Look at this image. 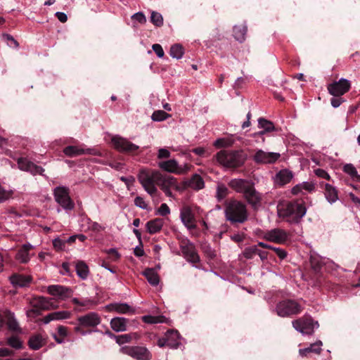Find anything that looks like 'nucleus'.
<instances>
[{
  "instance_id": "obj_1",
  "label": "nucleus",
  "mask_w": 360,
  "mask_h": 360,
  "mask_svg": "<svg viewBox=\"0 0 360 360\" xmlns=\"http://www.w3.org/2000/svg\"><path fill=\"white\" fill-rule=\"evenodd\" d=\"M306 212V207L300 200L281 202L277 206L278 217L290 224L298 223Z\"/></svg>"
},
{
  "instance_id": "obj_2",
  "label": "nucleus",
  "mask_w": 360,
  "mask_h": 360,
  "mask_svg": "<svg viewBox=\"0 0 360 360\" xmlns=\"http://www.w3.org/2000/svg\"><path fill=\"white\" fill-rule=\"evenodd\" d=\"M225 216L231 223L243 224L248 218L247 206L241 201L231 200L226 206Z\"/></svg>"
},
{
  "instance_id": "obj_3",
  "label": "nucleus",
  "mask_w": 360,
  "mask_h": 360,
  "mask_svg": "<svg viewBox=\"0 0 360 360\" xmlns=\"http://www.w3.org/2000/svg\"><path fill=\"white\" fill-rule=\"evenodd\" d=\"M246 160L242 151L221 150L217 154V162L227 168H237L242 166Z\"/></svg>"
},
{
  "instance_id": "obj_4",
  "label": "nucleus",
  "mask_w": 360,
  "mask_h": 360,
  "mask_svg": "<svg viewBox=\"0 0 360 360\" xmlns=\"http://www.w3.org/2000/svg\"><path fill=\"white\" fill-rule=\"evenodd\" d=\"M160 172L157 170L141 169L138 174V180L144 190L151 196L154 195L157 191L156 184L158 185Z\"/></svg>"
},
{
  "instance_id": "obj_5",
  "label": "nucleus",
  "mask_w": 360,
  "mask_h": 360,
  "mask_svg": "<svg viewBox=\"0 0 360 360\" xmlns=\"http://www.w3.org/2000/svg\"><path fill=\"white\" fill-rule=\"evenodd\" d=\"M158 186L169 198H173L172 191H181V187L179 185L177 179L170 175L162 174L160 173L158 179Z\"/></svg>"
},
{
  "instance_id": "obj_6",
  "label": "nucleus",
  "mask_w": 360,
  "mask_h": 360,
  "mask_svg": "<svg viewBox=\"0 0 360 360\" xmlns=\"http://www.w3.org/2000/svg\"><path fill=\"white\" fill-rule=\"evenodd\" d=\"M55 200L65 210L70 211L73 210L75 203L69 195V188L65 186H58L53 191Z\"/></svg>"
},
{
  "instance_id": "obj_7",
  "label": "nucleus",
  "mask_w": 360,
  "mask_h": 360,
  "mask_svg": "<svg viewBox=\"0 0 360 360\" xmlns=\"http://www.w3.org/2000/svg\"><path fill=\"white\" fill-rule=\"evenodd\" d=\"M276 310L279 316L285 317L299 314L302 309L297 302L286 300L278 303Z\"/></svg>"
},
{
  "instance_id": "obj_8",
  "label": "nucleus",
  "mask_w": 360,
  "mask_h": 360,
  "mask_svg": "<svg viewBox=\"0 0 360 360\" xmlns=\"http://www.w3.org/2000/svg\"><path fill=\"white\" fill-rule=\"evenodd\" d=\"M158 166L164 171L176 174H184L191 169V166L188 164L179 165L174 159L160 162L158 163Z\"/></svg>"
},
{
  "instance_id": "obj_9",
  "label": "nucleus",
  "mask_w": 360,
  "mask_h": 360,
  "mask_svg": "<svg viewBox=\"0 0 360 360\" xmlns=\"http://www.w3.org/2000/svg\"><path fill=\"white\" fill-rule=\"evenodd\" d=\"M290 235L281 229H273L265 232L264 238L266 240L278 243L285 244L290 240Z\"/></svg>"
},
{
  "instance_id": "obj_10",
  "label": "nucleus",
  "mask_w": 360,
  "mask_h": 360,
  "mask_svg": "<svg viewBox=\"0 0 360 360\" xmlns=\"http://www.w3.org/2000/svg\"><path fill=\"white\" fill-rule=\"evenodd\" d=\"M292 326L302 334H311L314 328L319 327V323L310 317H302L292 321Z\"/></svg>"
},
{
  "instance_id": "obj_11",
  "label": "nucleus",
  "mask_w": 360,
  "mask_h": 360,
  "mask_svg": "<svg viewBox=\"0 0 360 360\" xmlns=\"http://www.w3.org/2000/svg\"><path fill=\"white\" fill-rule=\"evenodd\" d=\"M281 158L279 153L267 152L262 149L255 150L252 155V160L257 164L267 165L274 164Z\"/></svg>"
},
{
  "instance_id": "obj_12",
  "label": "nucleus",
  "mask_w": 360,
  "mask_h": 360,
  "mask_svg": "<svg viewBox=\"0 0 360 360\" xmlns=\"http://www.w3.org/2000/svg\"><path fill=\"white\" fill-rule=\"evenodd\" d=\"M122 353L129 355L136 360H150L151 354L147 348L144 347H129L125 346L120 349Z\"/></svg>"
},
{
  "instance_id": "obj_13",
  "label": "nucleus",
  "mask_w": 360,
  "mask_h": 360,
  "mask_svg": "<svg viewBox=\"0 0 360 360\" xmlns=\"http://www.w3.org/2000/svg\"><path fill=\"white\" fill-rule=\"evenodd\" d=\"M111 143L120 152L133 153L139 148L138 146L130 142L128 139L118 135L112 137Z\"/></svg>"
},
{
  "instance_id": "obj_14",
  "label": "nucleus",
  "mask_w": 360,
  "mask_h": 360,
  "mask_svg": "<svg viewBox=\"0 0 360 360\" xmlns=\"http://www.w3.org/2000/svg\"><path fill=\"white\" fill-rule=\"evenodd\" d=\"M351 87V82L347 79L341 78L328 86L330 94L335 97H340L347 93Z\"/></svg>"
},
{
  "instance_id": "obj_15",
  "label": "nucleus",
  "mask_w": 360,
  "mask_h": 360,
  "mask_svg": "<svg viewBox=\"0 0 360 360\" xmlns=\"http://www.w3.org/2000/svg\"><path fill=\"white\" fill-rule=\"evenodd\" d=\"M47 292L57 300H65L72 295V290L61 285H51L47 287Z\"/></svg>"
},
{
  "instance_id": "obj_16",
  "label": "nucleus",
  "mask_w": 360,
  "mask_h": 360,
  "mask_svg": "<svg viewBox=\"0 0 360 360\" xmlns=\"http://www.w3.org/2000/svg\"><path fill=\"white\" fill-rule=\"evenodd\" d=\"M180 219L188 229L192 230L196 228L195 215L191 207L184 205L181 208Z\"/></svg>"
},
{
  "instance_id": "obj_17",
  "label": "nucleus",
  "mask_w": 360,
  "mask_h": 360,
  "mask_svg": "<svg viewBox=\"0 0 360 360\" xmlns=\"http://www.w3.org/2000/svg\"><path fill=\"white\" fill-rule=\"evenodd\" d=\"M180 248L183 256L188 262L195 264L200 262V257L198 255L195 247L189 241L182 242Z\"/></svg>"
},
{
  "instance_id": "obj_18",
  "label": "nucleus",
  "mask_w": 360,
  "mask_h": 360,
  "mask_svg": "<svg viewBox=\"0 0 360 360\" xmlns=\"http://www.w3.org/2000/svg\"><path fill=\"white\" fill-rule=\"evenodd\" d=\"M180 248L183 256L188 262L195 264L200 262V257L198 255L195 247L189 241L182 242Z\"/></svg>"
},
{
  "instance_id": "obj_19",
  "label": "nucleus",
  "mask_w": 360,
  "mask_h": 360,
  "mask_svg": "<svg viewBox=\"0 0 360 360\" xmlns=\"http://www.w3.org/2000/svg\"><path fill=\"white\" fill-rule=\"evenodd\" d=\"M180 248L183 256L188 262L195 264L200 262V257L198 255L195 247L189 241L182 242Z\"/></svg>"
},
{
  "instance_id": "obj_20",
  "label": "nucleus",
  "mask_w": 360,
  "mask_h": 360,
  "mask_svg": "<svg viewBox=\"0 0 360 360\" xmlns=\"http://www.w3.org/2000/svg\"><path fill=\"white\" fill-rule=\"evenodd\" d=\"M180 248L183 256L188 262L195 264L200 262V257L198 255L195 247L189 241L182 242Z\"/></svg>"
},
{
  "instance_id": "obj_21",
  "label": "nucleus",
  "mask_w": 360,
  "mask_h": 360,
  "mask_svg": "<svg viewBox=\"0 0 360 360\" xmlns=\"http://www.w3.org/2000/svg\"><path fill=\"white\" fill-rule=\"evenodd\" d=\"M18 168L25 172H30L32 175L41 174L44 175V169L32 162L30 161L26 158H20L17 161Z\"/></svg>"
},
{
  "instance_id": "obj_22",
  "label": "nucleus",
  "mask_w": 360,
  "mask_h": 360,
  "mask_svg": "<svg viewBox=\"0 0 360 360\" xmlns=\"http://www.w3.org/2000/svg\"><path fill=\"white\" fill-rule=\"evenodd\" d=\"M63 153L66 156L68 157H75L83 154L101 155V153L96 148H84L75 146H69L65 147L63 149Z\"/></svg>"
},
{
  "instance_id": "obj_23",
  "label": "nucleus",
  "mask_w": 360,
  "mask_h": 360,
  "mask_svg": "<svg viewBox=\"0 0 360 360\" xmlns=\"http://www.w3.org/2000/svg\"><path fill=\"white\" fill-rule=\"evenodd\" d=\"M34 245L30 243L22 245L17 251L15 259L20 264L28 263L31 258L34 255L31 251L34 249Z\"/></svg>"
},
{
  "instance_id": "obj_24",
  "label": "nucleus",
  "mask_w": 360,
  "mask_h": 360,
  "mask_svg": "<svg viewBox=\"0 0 360 360\" xmlns=\"http://www.w3.org/2000/svg\"><path fill=\"white\" fill-rule=\"evenodd\" d=\"M243 197L253 209L257 210L261 206L262 195L256 191L254 184L245 191Z\"/></svg>"
},
{
  "instance_id": "obj_25",
  "label": "nucleus",
  "mask_w": 360,
  "mask_h": 360,
  "mask_svg": "<svg viewBox=\"0 0 360 360\" xmlns=\"http://www.w3.org/2000/svg\"><path fill=\"white\" fill-rule=\"evenodd\" d=\"M105 309L109 312H116L122 314H134L135 309L125 302H113L105 306Z\"/></svg>"
},
{
  "instance_id": "obj_26",
  "label": "nucleus",
  "mask_w": 360,
  "mask_h": 360,
  "mask_svg": "<svg viewBox=\"0 0 360 360\" xmlns=\"http://www.w3.org/2000/svg\"><path fill=\"white\" fill-rule=\"evenodd\" d=\"M53 298L46 297H36L30 300V305L32 307H37L41 311L49 310L55 308L56 306L53 302Z\"/></svg>"
},
{
  "instance_id": "obj_27",
  "label": "nucleus",
  "mask_w": 360,
  "mask_h": 360,
  "mask_svg": "<svg viewBox=\"0 0 360 360\" xmlns=\"http://www.w3.org/2000/svg\"><path fill=\"white\" fill-rule=\"evenodd\" d=\"M79 323L83 327H95L101 323V318L97 313L90 312L78 318Z\"/></svg>"
},
{
  "instance_id": "obj_28",
  "label": "nucleus",
  "mask_w": 360,
  "mask_h": 360,
  "mask_svg": "<svg viewBox=\"0 0 360 360\" xmlns=\"http://www.w3.org/2000/svg\"><path fill=\"white\" fill-rule=\"evenodd\" d=\"M3 314L8 330L15 333H21L22 329L15 317L14 313L8 309H6L3 311Z\"/></svg>"
},
{
  "instance_id": "obj_29",
  "label": "nucleus",
  "mask_w": 360,
  "mask_h": 360,
  "mask_svg": "<svg viewBox=\"0 0 360 360\" xmlns=\"http://www.w3.org/2000/svg\"><path fill=\"white\" fill-rule=\"evenodd\" d=\"M252 184V182L246 179H233L229 182V186L237 193L243 195Z\"/></svg>"
},
{
  "instance_id": "obj_30",
  "label": "nucleus",
  "mask_w": 360,
  "mask_h": 360,
  "mask_svg": "<svg viewBox=\"0 0 360 360\" xmlns=\"http://www.w3.org/2000/svg\"><path fill=\"white\" fill-rule=\"evenodd\" d=\"M9 281L14 287L23 288L31 283L32 277L29 275L13 274L9 276Z\"/></svg>"
},
{
  "instance_id": "obj_31",
  "label": "nucleus",
  "mask_w": 360,
  "mask_h": 360,
  "mask_svg": "<svg viewBox=\"0 0 360 360\" xmlns=\"http://www.w3.org/2000/svg\"><path fill=\"white\" fill-rule=\"evenodd\" d=\"M293 174L288 169H282L279 171L275 178L274 181L277 185L283 186L288 184L292 179Z\"/></svg>"
},
{
  "instance_id": "obj_32",
  "label": "nucleus",
  "mask_w": 360,
  "mask_h": 360,
  "mask_svg": "<svg viewBox=\"0 0 360 360\" xmlns=\"http://www.w3.org/2000/svg\"><path fill=\"white\" fill-rule=\"evenodd\" d=\"M128 319L124 317H115L111 319L110 326L115 332H122L127 330Z\"/></svg>"
},
{
  "instance_id": "obj_33",
  "label": "nucleus",
  "mask_w": 360,
  "mask_h": 360,
  "mask_svg": "<svg viewBox=\"0 0 360 360\" xmlns=\"http://www.w3.org/2000/svg\"><path fill=\"white\" fill-rule=\"evenodd\" d=\"M324 195L330 204H333L338 200V190L329 184H325Z\"/></svg>"
},
{
  "instance_id": "obj_34",
  "label": "nucleus",
  "mask_w": 360,
  "mask_h": 360,
  "mask_svg": "<svg viewBox=\"0 0 360 360\" xmlns=\"http://www.w3.org/2000/svg\"><path fill=\"white\" fill-rule=\"evenodd\" d=\"M163 224V219L156 218L147 222L146 229L149 233L154 234L162 229Z\"/></svg>"
},
{
  "instance_id": "obj_35",
  "label": "nucleus",
  "mask_w": 360,
  "mask_h": 360,
  "mask_svg": "<svg viewBox=\"0 0 360 360\" xmlns=\"http://www.w3.org/2000/svg\"><path fill=\"white\" fill-rule=\"evenodd\" d=\"M314 190V184L311 182L304 181L301 184H297L292 188V193L295 195L299 194L300 193H304V191L306 192H311Z\"/></svg>"
},
{
  "instance_id": "obj_36",
  "label": "nucleus",
  "mask_w": 360,
  "mask_h": 360,
  "mask_svg": "<svg viewBox=\"0 0 360 360\" xmlns=\"http://www.w3.org/2000/svg\"><path fill=\"white\" fill-rule=\"evenodd\" d=\"M143 274L151 285L156 286L159 284L160 278L155 269H147L143 271Z\"/></svg>"
},
{
  "instance_id": "obj_37",
  "label": "nucleus",
  "mask_w": 360,
  "mask_h": 360,
  "mask_svg": "<svg viewBox=\"0 0 360 360\" xmlns=\"http://www.w3.org/2000/svg\"><path fill=\"white\" fill-rule=\"evenodd\" d=\"M322 342L319 340L311 344L308 347L300 349L299 353L301 356H307L309 353L319 354L321 351Z\"/></svg>"
},
{
  "instance_id": "obj_38",
  "label": "nucleus",
  "mask_w": 360,
  "mask_h": 360,
  "mask_svg": "<svg viewBox=\"0 0 360 360\" xmlns=\"http://www.w3.org/2000/svg\"><path fill=\"white\" fill-rule=\"evenodd\" d=\"M186 185L195 190H200L204 187V181L198 174H194L191 179L186 183Z\"/></svg>"
},
{
  "instance_id": "obj_39",
  "label": "nucleus",
  "mask_w": 360,
  "mask_h": 360,
  "mask_svg": "<svg viewBox=\"0 0 360 360\" xmlns=\"http://www.w3.org/2000/svg\"><path fill=\"white\" fill-rule=\"evenodd\" d=\"M77 274L82 279L84 280L88 277L89 271L88 266L83 261H79L75 264Z\"/></svg>"
},
{
  "instance_id": "obj_40",
  "label": "nucleus",
  "mask_w": 360,
  "mask_h": 360,
  "mask_svg": "<svg viewBox=\"0 0 360 360\" xmlns=\"http://www.w3.org/2000/svg\"><path fill=\"white\" fill-rule=\"evenodd\" d=\"M233 32L234 38L237 41L243 42L245 39L247 27L245 25H236L233 27Z\"/></svg>"
},
{
  "instance_id": "obj_41",
  "label": "nucleus",
  "mask_w": 360,
  "mask_h": 360,
  "mask_svg": "<svg viewBox=\"0 0 360 360\" xmlns=\"http://www.w3.org/2000/svg\"><path fill=\"white\" fill-rule=\"evenodd\" d=\"M184 48L179 44H174L171 46L169 54L173 58L180 59L184 55Z\"/></svg>"
},
{
  "instance_id": "obj_42",
  "label": "nucleus",
  "mask_w": 360,
  "mask_h": 360,
  "mask_svg": "<svg viewBox=\"0 0 360 360\" xmlns=\"http://www.w3.org/2000/svg\"><path fill=\"white\" fill-rule=\"evenodd\" d=\"M43 345V338L39 335H36L30 338L29 346L32 349L37 350Z\"/></svg>"
},
{
  "instance_id": "obj_43",
  "label": "nucleus",
  "mask_w": 360,
  "mask_h": 360,
  "mask_svg": "<svg viewBox=\"0 0 360 360\" xmlns=\"http://www.w3.org/2000/svg\"><path fill=\"white\" fill-rule=\"evenodd\" d=\"M142 319L145 323L150 324L166 322V318L163 316L146 315L143 316Z\"/></svg>"
},
{
  "instance_id": "obj_44",
  "label": "nucleus",
  "mask_w": 360,
  "mask_h": 360,
  "mask_svg": "<svg viewBox=\"0 0 360 360\" xmlns=\"http://www.w3.org/2000/svg\"><path fill=\"white\" fill-rule=\"evenodd\" d=\"M258 126L259 128L264 129L267 132L274 130V125L273 122L262 117L258 120Z\"/></svg>"
},
{
  "instance_id": "obj_45",
  "label": "nucleus",
  "mask_w": 360,
  "mask_h": 360,
  "mask_svg": "<svg viewBox=\"0 0 360 360\" xmlns=\"http://www.w3.org/2000/svg\"><path fill=\"white\" fill-rule=\"evenodd\" d=\"M82 221L86 223L87 229L89 230H92L96 232H99L103 229V227L98 223L92 221L88 217L83 218Z\"/></svg>"
},
{
  "instance_id": "obj_46",
  "label": "nucleus",
  "mask_w": 360,
  "mask_h": 360,
  "mask_svg": "<svg viewBox=\"0 0 360 360\" xmlns=\"http://www.w3.org/2000/svg\"><path fill=\"white\" fill-rule=\"evenodd\" d=\"M169 117L170 115L164 110H156L152 114L151 119L155 122H161L165 120Z\"/></svg>"
},
{
  "instance_id": "obj_47",
  "label": "nucleus",
  "mask_w": 360,
  "mask_h": 360,
  "mask_svg": "<svg viewBox=\"0 0 360 360\" xmlns=\"http://www.w3.org/2000/svg\"><path fill=\"white\" fill-rule=\"evenodd\" d=\"M228 194V188L224 184H220L217 188L216 197L218 201L222 200Z\"/></svg>"
},
{
  "instance_id": "obj_48",
  "label": "nucleus",
  "mask_w": 360,
  "mask_h": 360,
  "mask_svg": "<svg viewBox=\"0 0 360 360\" xmlns=\"http://www.w3.org/2000/svg\"><path fill=\"white\" fill-rule=\"evenodd\" d=\"M166 337L167 342L172 341L176 343V348L179 346L180 342H179V334L176 330H168L166 333Z\"/></svg>"
},
{
  "instance_id": "obj_49",
  "label": "nucleus",
  "mask_w": 360,
  "mask_h": 360,
  "mask_svg": "<svg viewBox=\"0 0 360 360\" xmlns=\"http://www.w3.org/2000/svg\"><path fill=\"white\" fill-rule=\"evenodd\" d=\"M150 21L154 25L160 27L163 24V18L160 13L152 11Z\"/></svg>"
},
{
  "instance_id": "obj_50",
  "label": "nucleus",
  "mask_w": 360,
  "mask_h": 360,
  "mask_svg": "<svg viewBox=\"0 0 360 360\" xmlns=\"http://www.w3.org/2000/svg\"><path fill=\"white\" fill-rule=\"evenodd\" d=\"M257 245H253L245 248L243 252V257L247 259H252L255 255H257Z\"/></svg>"
},
{
  "instance_id": "obj_51",
  "label": "nucleus",
  "mask_w": 360,
  "mask_h": 360,
  "mask_svg": "<svg viewBox=\"0 0 360 360\" xmlns=\"http://www.w3.org/2000/svg\"><path fill=\"white\" fill-rule=\"evenodd\" d=\"M54 321L68 319L71 316V312L68 311H57L52 312Z\"/></svg>"
},
{
  "instance_id": "obj_52",
  "label": "nucleus",
  "mask_w": 360,
  "mask_h": 360,
  "mask_svg": "<svg viewBox=\"0 0 360 360\" xmlns=\"http://www.w3.org/2000/svg\"><path fill=\"white\" fill-rule=\"evenodd\" d=\"M8 345L14 349H20L22 345V342L20 339L17 336H11L8 338Z\"/></svg>"
},
{
  "instance_id": "obj_53",
  "label": "nucleus",
  "mask_w": 360,
  "mask_h": 360,
  "mask_svg": "<svg viewBox=\"0 0 360 360\" xmlns=\"http://www.w3.org/2000/svg\"><path fill=\"white\" fill-rule=\"evenodd\" d=\"M158 345L160 347L168 346L170 348H174V349L176 348V343H175L174 342L170 341V340L169 342H167L166 336H165V338H160L158 340Z\"/></svg>"
},
{
  "instance_id": "obj_54",
  "label": "nucleus",
  "mask_w": 360,
  "mask_h": 360,
  "mask_svg": "<svg viewBox=\"0 0 360 360\" xmlns=\"http://www.w3.org/2000/svg\"><path fill=\"white\" fill-rule=\"evenodd\" d=\"M343 170L345 173L350 175L352 177L358 176L356 168L352 164H347L344 166Z\"/></svg>"
},
{
  "instance_id": "obj_55",
  "label": "nucleus",
  "mask_w": 360,
  "mask_h": 360,
  "mask_svg": "<svg viewBox=\"0 0 360 360\" xmlns=\"http://www.w3.org/2000/svg\"><path fill=\"white\" fill-rule=\"evenodd\" d=\"M134 205L142 210H148V203L141 196H137L135 198Z\"/></svg>"
},
{
  "instance_id": "obj_56",
  "label": "nucleus",
  "mask_w": 360,
  "mask_h": 360,
  "mask_svg": "<svg viewBox=\"0 0 360 360\" xmlns=\"http://www.w3.org/2000/svg\"><path fill=\"white\" fill-rule=\"evenodd\" d=\"M157 213L160 216H167L170 213V209L166 203H162L158 208Z\"/></svg>"
},
{
  "instance_id": "obj_57",
  "label": "nucleus",
  "mask_w": 360,
  "mask_h": 360,
  "mask_svg": "<svg viewBox=\"0 0 360 360\" xmlns=\"http://www.w3.org/2000/svg\"><path fill=\"white\" fill-rule=\"evenodd\" d=\"M231 145V143L225 139H218L214 143V146L217 148L228 147Z\"/></svg>"
},
{
  "instance_id": "obj_58",
  "label": "nucleus",
  "mask_w": 360,
  "mask_h": 360,
  "mask_svg": "<svg viewBox=\"0 0 360 360\" xmlns=\"http://www.w3.org/2000/svg\"><path fill=\"white\" fill-rule=\"evenodd\" d=\"M120 179L125 184L128 190L131 189V187L132 186L133 184L135 181V179L132 176L128 177L121 176Z\"/></svg>"
},
{
  "instance_id": "obj_59",
  "label": "nucleus",
  "mask_w": 360,
  "mask_h": 360,
  "mask_svg": "<svg viewBox=\"0 0 360 360\" xmlns=\"http://www.w3.org/2000/svg\"><path fill=\"white\" fill-rule=\"evenodd\" d=\"M116 342L119 345L129 342L131 340V336L129 334L121 335L115 337Z\"/></svg>"
},
{
  "instance_id": "obj_60",
  "label": "nucleus",
  "mask_w": 360,
  "mask_h": 360,
  "mask_svg": "<svg viewBox=\"0 0 360 360\" xmlns=\"http://www.w3.org/2000/svg\"><path fill=\"white\" fill-rule=\"evenodd\" d=\"M65 242L59 238H56L53 240V245L57 250H61L65 248Z\"/></svg>"
},
{
  "instance_id": "obj_61",
  "label": "nucleus",
  "mask_w": 360,
  "mask_h": 360,
  "mask_svg": "<svg viewBox=\"0 0 360 360\" xmlns=\"http://www.w3.org/2000/svg\"><path fill=\"white\" fill-rule=\"evenodd\" d=\"M41 314V310L37 307H32L27 310L26 314L29 318H34Z\"/></svg>"
},
{
  "instance_id": "obj_62",
  "label": "nucleus",
  "mask_w": 360,
  "mask_h": 360,
  "mask_svg": "<svg viewBox=\"0 0 360 360\" xmlns=\"http://www.w3.org/2000/svg\"><path fill=\"white\" fill-rule=\"evenodd\" d=\"M152 49L153 51L156 53L158 57L162 58L164 56L165 52L161 45L158 44H155L152 46Z\"/></svg>"
},
{
  "instance_id": "obj_63",
  "label": "nucleus",
  "mask_w": 360,
  "mask_h": 360,
  "mask_svg": "<svg viewBox=\"0 0 360 360\" xmlns=\"http://www.w3.org/2000/svg\"><path fill=\"white\" fill-rule=\"evenodd\" d=\"M131 18L134 20L137 21L141 24H143L146 22V16L143 15V13H141V12L134 14L131 16Z\"/></svg>"
},
{
  "instance_id": "obj_64",
  "label": "nucleus",
  "mask_w": 360,
  "mask_h": 360,
  "mask_svg": "<svg viewBox=\"0 0 360 360\" xmlns=\"http://www.w3.org/2000/svg\"><path fill=\"white\" fill-rule=\"evenodd\" d=\"M314 173L319 178H322V179H328V180L330 179V175L328 174V172L326 171H325L323 169H319V168L316 169L314 170Z\"/></svg>"
}]
</instances>
